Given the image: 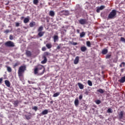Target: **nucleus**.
<instances>
[{"mask_svg": "<svg viewBox=\"0 0 125 125\" xmlns=\"http://www.w3.org/2000/svg\"><path fill=\"white\" fill-rule=\"evenodd\" d=\"M70 43L72 44V45H77V44H78V43L76 42H71Z\"/></svg>", "mask_w": 125, "mask_h": 125, "instance_id": "obj_42", "label": "nucleus"}, {"mask_svg": "<svg viewBox=\"0 0 125 125\" xmlns=\"http://www.w3.org/2000/svg\"><path fill=\"white\" fill-rule=\"evenodd\" d=\"M111 55H107L106 56V59H108L109 58H111Z\"/></svg>", "mask_w": 125, "mask_h": 125, "instance_id": "obj_44", "label": "nucleus"}, {"mask_svg": "<svg viewBox=\"0 0 125 125\" xmlns=\"http://www.w3.org/2000/svg\"><path fill=\"white\" fill-rule=\"evenodd\" d=\"M87 83L89 86H92V82H91L90 80H88Z\"/></svg>", "mask_w": 125, "mask_h": 125, "instance_id": "obj_37", "label": "nucleus"}, {"mask_svg": "<svg viewBox=\"0 0 125 125\" xmlns=\"http://www.w3.org/2000/svg\"><path fill=\"white\" fill-rule=\"evenodd\" d=\"M29 26L31 28L33 27H34V26H36V22L32 21L29 23Z\"/></svg>", "mask_w": 125, "mask_h": 125, "instance_id": "obj_23", "label": "nucleus"}, {"mask_svg": "<svg viewBox=\"0 0 125 125\" xmlns=\"http://www.w3.org/2000/svg\"><path fill=\"white\" fill-rule=\"evenodd\" d=\"M46 50V48H45V47H43L42 48V51H45Z\"/></svg>", "mask_w": 125, "mask_h": 125, "instance_id": "obj_47", "label": "nucleus"}, {"mask_svg": "<svg viewBox=\"0 0 125 125\" xmlns=\"http://www.w3.org/2000/svg\"><path fill=\"white\" fill-rule=\"evenodd\" d=\"M32 109L34 110V111H35V112H37V111H38V106H35L33 107H32Z\"/></svg>", "mask_w": 125, "mask_h": 125, "instance_id": "obj_39", "label": "nucleus"}, {"mask_svg": "<svg viewBox=\"0 0 125 125\" xmlns=\"http://www.w3.org/2000/svg\"><path fill=\"white\" fill-rule=\"evenodd\" d=\"M25 71H26V66H21L19 67L18 72V75L20 78L23 77Z\"/></svg>", "mask_w": 125, "mask_h": 125, "instance_id": "obj_1", "label": "nucleus"}, {"mask_svg": "<svg viewBox=\"0 0 125 125\" xmlns=\"http://www.w3.org/2000/svg\"><path fill=\"white\" fill-rule=\"evenodd\" d=\"M33 3L35 5H38V3H39V0H33Z\"/></svg>", "mask_w": 125, "mask_h": 125, "instance_id": "obj_34", "label": "nucleus"}, {"mask_svg": "<svg viewBox=\"0 0 125 125\" xmlns=\"http://www.w3.org/2000/svg\"><path fill=\"white\" fill-rule=\"evenodd\" d=\"M102 54L105 55L108 53V49H104L102 51Z\"/></svg>", "mask_w": 125, "mask_h": 125, "instance_id": "obj_19", "label": "nucleus"}, {"mask_svg": "<svg viewBox=\"0 0 125 125\" xmlns=\"http://www.w3.org/2000/svg\"><path fill=\"white\" fill-rule=\"evenodd\" d=\"M59 95H60V92H57L53 94V97H57V96H59Z\"/></svg>", "mask_w": 125, "mask_h": 125, "instance_id": "obj_30", "label": "nucleus"}, {"mask_svg": "<svg viewBox=\"0 0 125 125\" xmlns=\"http://www.w3.org/2000/svg\"><path fill=\"white\" fill-rule=\"evenodd\" d=\"M107 113H113V110L112 109V108H108L107 110Z\"/></svg>", "mask_w": 125, "mask_h": 125, "instance_id": "obj_35", "label": "nucleus"}, {"mask_svg": "<svg viewBox=\"0 0 125 125\" xmlns=\"http://www.w3.org/2000/svg\"><path fill=\"white\" fill-rule=\"evenodd\" d=\"M6 68H7V71L9 72V73H11V72H12V69H11V67L8 66H5Z\"/></svg>", "mask_w": 125, "mask_h": 125, "instance_id": "obj_21", "label": "nucleus"}, {"mask_svg": "<svg viewBox=\"0 0 125 125\" xmlns=\"http://www.w3.org/2000/svg\"><path fill=\"white\" fill-rule=\"evenodd\" d=\"M9 40H10L11 41H12V40H13V36L12 35H10Z\"/></svg>", "mask_w": 125, "mask_h": 125, "instance_id": "obj_46", "label": "nucleus"}, {"mask_svg": "<svg viewBox=\"0 0 125 125\" xmlns=\"http://www.w3.org/2000/svg\"><path fill=\"white\" fill-rule=\"evenodd\" d=\"M63 31H64V32H67V30H66V29H64Z\"/></svg>", "mask_w": 125, "mask_h": 125, "instance_id": "obj_56", "label": "nucleus"}, {"mask_svg": "<svg viewBox=\"0 0 125 125\" xmlns=\"http://www.w3.org/2000/svg\"><path fill=\"white\" fill-rule=\"evenodd\" d=\"M120 40L121 41V42H123L125 43V39L123 37H121L120 38Z\"/></svg>", "mask_w": 125, "mask_h": 125, "instance_id": "obj_41", "label": "nucleus"}, {"mask_svg": "<svg viewBox=\"0 0 125 125\" xmlns=\"http://www.w3.org/2000/svg\"><path fill=\"white\" fill-rule=\"evenodd\" d=\"M50 56V53L48 52H45L44 53V56Z\"/></svg>", "mask_w": 125, "mask_h": 125, "instance_id": "obj_33", "label": "nucleus"}, {"mask_svg": "<svg viewBox=\"0 0 125 125\" xmlns=\"http://www.w3.org/2000/svg\"><path fill=\"white\" fill-rule=\"evenodd\" d=\"M79 99L80 100H82V99H83V95H80L79 96Z\"/></svg>", "mask_w": 125, "mask_h": 125, "instance_id": "obj_49", "label": "nucleus"}, {"mask_svg": "<svg viewBox=\"0 0 125 125\" xmlns=\"http://www.w3.org/2000/svg\"><path fill=\"white\" fill-rule=\"evenodd\" d=\"M61 13H62L63 15H69V11H66V10H62L61 11Z\"/></svg>", "mask_w": 125, "mask_h": 125, "instance_id": "obj_14", "label": "nucleus"}, {"mask_svg": "<svg viewBox=\"0 0 125 125\" xmlns=\"http://www.w3.org/2000/svg\"><path fill=\"white\" fill-rule=\"evenodd\" d=\"M23 19H24V17H21V20H23Z\"/></svg>", "mask_w": 125, "mask_h": 125, "instance_id": "obj_53", "label": "nucleus"}, {"mask_svg": "<svg viewBox=\"0 0 125 125\" xmlns=\"http://www.w3.org/2000/svg\"><path fill=\"white\" fill-rule=\"evenodd\" d=\"M18 65H19V63L17 62V63H15V64L14 65V66L17 67V66H18Z\"/></svg>", "mask_w": 125, "mask_h": 125, "instance_id": "obj_50", "label": "nucleus"}, {"mask_svg": "<svg viewBox=\"0 0 125 125\" xmlns=\"http://www.w3.org/2000/svg\"><path fill=\"white\" fill-rule=\"evenodd\" d=\"M57 49H58V50L60 49V46H58L57 47Z\"/></svg>", "mask_w": 125, "mask_h": 125, "instance_id": "obj_52", "label": "nucleus"}, {"mask_svg": "<svg viewBox=\"0 0 125 125\" xmlns=\"http://www.w3.org/2000/svg\"><path fill=\"white\" fill-rule=\"evenodd\" d=\"M124 111H121L119 114H118V116H119V118L120 119V120H122V119H123V118L124 117Z\"/></svg>", "mask_w": 125, "mask_h": 125, "instance_id": "obj_8", "label": "nucleus"}, {"mask_svg": "<svg viewBox=\"0 0 125 125\" xmlns=\"http://www.w3.org/2000/svg\"><path fill=\"white\" fill-rule=\"evenodd\" d=\"M39 73V69L37 67L34 68V74L35 75H37Z\"/></svg>", "mask_w": 125, "mask_h": 125, "instance_id": "obj_32", "label": "nucleus"}, {"mask_svg": "<svg viewBox=\"0 0 125 125\" xmlns=\"http://www.w3.org/2000/svg\"><path fill=\"white\" fill-rule=\"evenodd\" d=\"M120 82L121 83H124L125 82V76L120 79Z\"/></svg>", "mask_w": 125, "mask_h": 125, "instance_id": "obj_25", "label": "nucleus"}, {"mask_svg": "<svg viewBox=\"0 0 125 125\" xmlns=\"http://www.w3.org/2000/svg\"><path fill=\"white\" fill-rule=\"evenodd\" d=\"M28 83H29L30 84H34V83H35V82H33L32 81H28Z\"/></svg>", "mask_w": 125, "mask_h": 125, "instance_id": "obj_45", "label": "nucleus"}, {"mask_svg": "<svg viewBox=\"0 0 125 125\" xmlns=\"http://www.w3.org/2000/svg\"><path fill=\"white\" fill-rule=\"evenodd\" d=\"M2 83V78H0V84H1Z\"/></svg>", "mask_w": 125, "mask_h": 125, "instance_id": "obj_51", "label": "nucleus"}, {"mask_svg": "<svg viewBox=\"0 0 125 125\" xmlns=\"http://www.w3.org/2000/svg\"><path fill=\"white\" fill-rule=\"evenodd\" d=\"M20 24L19 22L16 23V27H19Z\"/></svg>", "mask_w": 125, "mask_h": 125, "instance_id": "obj_48", "label": "nucleus"}, {"mask_svg": "<svg viewBox=\"0 0 125 125\" xmlns=\"http://www.w3.org/2000/svg\"><path fill=\"white\" fill-rule=\"evenodd\" d=\"M123 67H125V62H122L121 63V64H120L119 66L122 68V67H123Z\"/></svg>", "mask_w": 125, "mask_h": 125, "instance_id": "obj_40", "label": "nucleus"}, {"mask_svg": "<svg viewBox=\"0 0 125 125\" xmlns=\"http://www.w3.org/2000/svg\"><path fill=\"white\" fill-rule=\"evenodd\" d=\"M77 32L78 34L80 33V30L79 29H77Z\"/></svg>", "mask_w": 125, "mask_h": 125, "instance_id": "obj_54", "label": "nucleus"}, {"mask_svg": "<svg viewBox=\"0 0 125 125\" xmlns=\"http://www.w3.org/2000/svg\"><path fill=\"white\" fill-rule=\"evenodd\" d=\"M46 46L47 48L49 49L51 48V47H52V45L51 44V43H47L46 44Z\"/></svg>", "mask_w": 125, "mask_h": 125, "instance_id": "obj_26", "label": "nucleus"}, {"mask_svg": "<svg viewBox=\"0 0 125 125\" xmlns=\"http://www.w3.org/2000/svg\"><path fill=\"white\" fill-rule=\"evenodd\" d=\"M86 45L88 47H90V46H91L90 45H91V43H90V42L89 41L86 42Z\"/></svg>", "mask_w": 125, "mask_h": 125, "instance_id": "obj_36", "label": "nucleus"}, {"mask_svg": "<svg viewBox=\"0 0 125 125\" xmlns=\"http://www.w3.org/2000/svg\"><path fill=\"white\" fill-rule=\"evenodd\" d=\"M79 100L78 99H75L74 101V104L75 106H78L79 105Z\"/></svg>", "mask_w": 125, "mask_h": 125, "instance_id": "obj_28", "label": "nucleus"}, {"mask_svg": "<svg viewBox=\"0 0 125 125\" xmlns=\"http://www.w3.org/2000/svg\"><path fill=\"white\" fill-rule=\"evenodd\" d=\"M96 104H97V105H99L100 103H101V101L99 100H97L96 101H95Z\"/></svg>", "mask_w": 125, "mask_h": 125, "instance_id": "obj_38", "label": "nucleus"}, {"mask_svg": "<svg viewBox=\"0 0 125 125\" xmlns=\"http://www.w3.org/2000/svg\"><path fill=\"white\" fill-rule=\"evenodd\" d=\"M104 8H105V6L104 5H102L100 7L98 8L96 10L97 13H99V12H100V10H103Z\"/></svg>", "mask_w": 125, "mask_h": 125, "instance_id": "obj_7", "label": "nucleus"}, {"mask_svg": "<svg viewBox=\"0 0 125 125\" xmlns=\"http://www.w3.org/2000/svg\"><path fill=\"white\" fill-rule=\"evenodd\" d=\"M78 85L80 89H83L84 86L83 84L79 83H78Z\"/></svg>", "mask_w": 125, "mask_h": 125, "instance_id": "obj_20", "label": "nucleus"}, {"mask_svg": "<svg viewBox=\"0 0 125 125\" xmlns=\"http://www.w3.org/2000/svg\"><path fill=\"white\" fill-rule=\"evenodd\" d=\"M19 103H20V101L16 100L13 102V104L15 106V107L18 106V105L19 104Z\"/></svg>", "mask_w": 125, "mask_h": 125, "instance_id": "obj_10", "label": "nucleus"}, {"mask_svg": "<svg viewBox=\"0 0 125 125\" xmlns=\"http://www.w3.org/2000/svg\"><path fill=\"white\" fill-rule=\"evenodd\" d=\"M86 49H87V48H86V47L83 46H82L81 47V51H82L83 52H84V51H86Z\"/></svg>", "mask_w": 125, "mask_h": 125, "instance_id": "obj_18", "label": "nucleus"}, {"mask_svg": "<svg viewBox=\"0 0 125 125\" xmlns=\"http://www.w3.org/2000/svg\"><path fill=\"white\" fill-rule=\"evenodd\" d=\"M9 32H10V31H9V29H7L4 31V33H5V34H8Z\"/></svg>", "mask_w": 125, "mask_h": 125, "instance_id": "obj_43", "label": "nucleus"}, {"mask_svg": "<svg viewBox=\"0 0 125 125\" xmlns=\"http://www.w3.org/2000/svg\"><path fill=\"white\" fill-rule=\"evenodd\" d=\"M5 84L8 87H10V82L8 80L5 81Z\"/></svg>", "mask_w": 125, "mask_h": 125, "instance_id": "obj_16", "label": "nucleus"}, {"mask_svg": "<svg viewBox=\"0 0 125 125\" xmlns=\"http://www.w3.org/2000/svg\"><path fill=\"white\" fill-rule=\"evenodd\" d=\"M85 36V32H82V33H80V38H83Z\"/></svg>", "mask_w": 125, "mask_h": 125, "instance_id": "obj_29", "label": "nucleus"}, {"mask_svg": "<svg viewBox=\"0 0 125 125\" xmlns=\"http://www.w3.org/2000/svg\"><path fill=\"white\" fill-rule=\"evenodd\" d=\"M26 55L27 57H31L32 56V52L29 50H26Z\"/></svg>", "mask_w": 125, "mask_h": 125, "instance_id": "obj_15", "label": "nucleus"}, {"mask_svg": "<svg viewBox=\"0 0 125 125\" xmlns=\"http://www.w3.org/2000/svg\"><path fill=\"white\" fill-rule=\"evenodd\" d=\"M42 30H43V27H42V26H41L39 27L38 29V32H42Z\"/></svg>", "mask_w": 125, "mask_h": 125, "instance_id": "obj_31", "label": "nucleus"}, {"mask_svg": "<svg viewBox=\"0 0 125 125\" xmlns=\"http://www.w3.org/2000/svg\"><path fill=\"white\" fill-rule=\"evenodd\" d=\"M48 114V110L47 109H45L41 113H40V116H42L43 115H47Z\"/></svg>", "mask_w": 125, "mask_h": 125, "instance_id": "obj_9", "label": "nucleus"}, {"mask_svg": "<svg viewBox=\"0 0 125 125\" xmlns=\"http://www.w3.org/2000/svg\"><path fill=\"white\" fill-rule=\"evenodd\" d=\"M79 61H80V57L79 56L76 57L74 61V64H75V65H77V64L79 63Z\"/></svg>", "mask_w": 125, "mask_h": 125, "instance_id": "obj_6", "label": "nucleus"}, {"mask_svg": "<svg viewBox=\"0 0 125 125\" xmlns=\"http://www.w3.org/2000/svg\"><path fill=\"white\" fill-rule=\"evenodd\" d=\"M58 41V36L55 35L54 36V42H56Z\"/></svg>", "mask_w": 125, "mask_h": 125, "instance_id": "obj_27", "label": "nucleus"}, {"mask_svg": "<svg viewBox=\"0 0 125 125\" xmlns=\"http://www.w3.org/2000/svg\"><path fill=\"white\" fill-rule=\"evenodd\" d=\"M97 92H99V93H101V94H103V93H104V92H105V90L103 89H99L97 90Z\"/></svg>", "mask_w": 125, "mask_h": 125, "instance_id": "obj_17", "label": "nucleus"}, {"mask_svg": "<svg viewBox=\"0 0 125 125\" xmlns=\"http://www.w3.org/2000/svg\"><path fill=\"white\" fill-rule=\"evenodd\" d=\"M43 60L41 62L42 64H45L47 62V59L45 56H43Z\"/></svg>", "mask_w": 125, "mask_h": 125, "instance_id": "obj_12", "label": "nucleus"}, {"mask_svg": "<svg viewBox=\"0 0 125 125\" xmlns=\"http://www.w3.org/2000/svg\"><path fill=\"white\" fill-rule=\"evenodd\" d=\"M29 21H30V17H27V18H24L23 20V22L26 24L27 23H29Z\"/></svg>", "mask_w": 125, "mask_h": 125, "instance_id": "obj_13", "label": "nucleus"}, {"mask_svg": "<svg viewBox=\"0 0 125 125\" xmlns=\"http://www.w3.org/2000/svg\"><path fill=\"white\" fill-rule=\"evenodd\" d=\"M79 22L81 25H85V24H87V21L85 19H81L79 20Z\"/></svg>", "mask_w": 125, "mask_h": 125, "instance_id": "obj_5", "label": "nucleus"}, {"mask_svg": "<svg viewBox=\"0 0 125 125\" xmlns=\"http://www.w3.org/2000/svg\"><path fill=\"white\" fill-rule=\"evenodd\" d=\"M25 117L26 120H30L31 118H32V114L31 113H28L27 115H25Z\"/></svg>", "mask_w": 125, "mask_h": 125, "instance_id": "obj_11", "label": "nucleus"}, {"mask_svg": "<svg viewBox=\"0 0 125 125\" xmlns=\"http://www.w3.org/2000/svg\"><path fill=\"white\" fill-rule=\"evenodd\" d=\"M44 31H41L39 32V33H38V36L39 37H42V36H43V35H44Z\"/></svg>", "mask_w": 125, "mask_h": 125, "instance_id": "obj_24", "label": "nucleus"}, {"mask_svg": "<svg viewBox=\"0 0 125 125\" xmlns=\"http://www.w3.org/2000/svg\"><path fill=\"white\" fill-rule=\"evenodd\" d=\"M49 15L50 16H51V17H54V15H55V13H54V11H50L49 12Z\"/></svg>", "mask_w": 125, "mask_h": 125, "instance_id": "obj_22", "label": "nucleus"}, {"mask_svg": "<svg viewBox=\"0 0 125 125\" xmlns=\"http://www.w3.org/2000/svg\"><path fill=\"white\" fill-rule=\"evenodd\" d=\"M36 67L38 69V71H40V70H42V72H39L40 76H42L43 75V74H44V72H45V68L43 67V66H42V65H39Z\"/></svg>", "mask_w": 125, "mask_h": 125, "instance_id": "obj_3", "label": "nucleus"}, {"mask_svg": "<svg viewBox=\"0 0 125 125\" xmlns=\"http://www.w3.org/2000/svg\"><path fill=\"white\" fill-rule=\"evenodd\" d=\"M116 15H117L116 10H112L108 16L107 20H109V19H114L116 17Z\"/></svg>", "mask_w": 125, "mask_h": 125, "instance_id": "obj_2", "label": "nucleus"}, {"mask_svg": "<svg viewBox=\"0 0 125 125\" xmlns=\"http://www.w3.org/2000/svg\"><path fill=\"white\" fill-rule=\"evenodd\" d=\"M50 104H53V101H51L50 102Z\"/></svg>", "mask_w": 125, "mask_h": 125, "instance_id": "obj_55", "label": "nucleus"}, {"mask_svg": "<svg viewBox=\"0 0 125 125\" xmlns=\"http://www.w3.org/2000/svg\"><path fill=\"white\" fill-rule=\"evenodd\" d=\"M5 46L7 47H14L15 44L12 41H8L4 43Z\"/></svg>", "mask_w": 125, "mask_h": 125, "instance_id": "obj_4", "label": "nucleus"}]
</instances>
